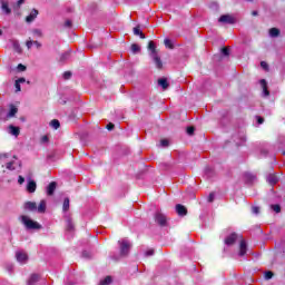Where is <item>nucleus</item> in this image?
Instances as JSON below:
<instances>
[{
	"instance_id": "f257e3e1",
	"label": "nucleus",
	"mask_w": 285,
	"mask_h": 285,
	"mask_svg": "<svg viewBox=\"0 0 285 285\" xmlns=\"http://www.w3.org/2000/svg\"><path fill=\"white\" fill-rule=\"evenodd\" d=\"M148 50L150 51V57L156 65V68L161 69L164 68V63L161 62V58H159V53L157 52V47L155 46L154 41H149Z\"/></svg>"
},
{
	"instance_id": "a211bd4d",
	"label": "nucleus",
	"mask_w": 285,
	"mask_h": 285,
	"mask_svg": "<svg viewBox=\"0 0 285 285\" xmlns=\"http://www.w3.org/2000/svg\"><path fill=\"white\" fill-rule=\"evenodd\" d=\"M9 132H10V135H13V137H19V134L21 131H20L19 127L10 125L9 126Z\"/></svg>"
},
{
	"instance_id": "f3484780",
	"label": "nucleus",
	"mask_w": 285,
	"mask_h": 285,
	"mask_svg": "<svg viewBox=\"0 0 285 285\" xmlns=\"http://www.w3.org/2000/svg\"><path fill=\"white\" fill-rule=\"evenodd\" d=\"M28 193H35L37 190V183L35 180H29L27 185Z\"/></svg>"
},
{
	"instance_id": "2eb2a0df",
	"label": "nucleus",
	"mask_w": 285,
	"mask_h": 285,
	"mask_svg": "<svg viewBox=\"0 0 285 285\" xmlns=\"http://www.w3.org/2000/svg\"><path fill=\"white\" fill-rule=\"evenodd\" d=\"M134 35L140 37V39H146V35H144L139 24L134 28Z\"/></svg>"
},
{
	"instance_id": "ddd939ff",
	"label": "nucleus",
	"mask_w": 285,
	"mask_h": 285,
	"mask_svg": "<svg viewBox=\"0 0 285 285\" xmlns=\"http://www.w3.org/2000/svg\"><path fill=\"white\" fill-rule=\"evenodd\" d=\"M55 190H57V183L51 181L49 186L47 187V195L52 196L55 195Z\"/></svg>"
},
{
	"instance_id": "39448f33",
	"label": "nucleus",
	"mask_w": 285,
	"mask_h": 285,
	"mask_svg": "<svg viewBox=\"0 0 285 285\" xmlns=\"http://www.w3.org/2000/svg\"><path fill=\"white\" fill-rule=\"evenodd\" d=\"M17 166H21V163L17 160V157L13 156V160H10L9 163L6 164V169L7 170H17Z\"/></svg>"
},
{
	"instance_id": "8fccbe9b",
	"label": "nucleus",
	"mask_w": 285,
	"mask_h": 285,
	"mask_svg": "<svg viewBox=\"0 0 285 285\" xmlns=\"http://www.w3.org/2000/svg\"><path fill=\"white\" fill-rule=\"evenodd\" d=\"M65 27H66V28H72V21L66 20Z\"/></svg>"
},
{
	"instance_id": "09e8293b",
	"label": "nucleus",
	"mask_w": 285,
	"mask_h": 285,
	"mask_svg": "<svg viewBox=\"0 0 285 285\" xmlns=\"http://www.w3.org/2000/svg\"><path fill=\"white\" fill-rule=\"evenodd\" d=\"M26 181V178H23V176H19L18 177V184L23 185V183Z\"/></svg>"
},
{
	"instance_id": "052dcab7",
	"label": "nucleus",
	"mask_w": 285,
	"mask_h": 285,
	"mask_svg": "<svg viewBox=\"0 0 285 285\" xmlns=\"http://www.w3.org/2000/svg\"><path fill=\"white\" fill-rule=\"evenodd\" d=\"M23 1H24V0H18V6L23 4Z\"/></svg>"
},
{
	"instance_id": "4d7b16f0",
	"label": "nucleus",
	"mask_w": 285,
	"mask_h": 285,
	"mask_svg": "<svg viewBox=\"0 0 285 285\" xmlns=\"http://www.w3.org/2000/svg\"><path fill=\"white\" fill-rule=\"evenodd\" d=\"M19 83H26V78H19L18 80H16Z\"/></svg>"
},
{
	"instance_id": "7ed1b4c3",
	"label": "nucleus",
	"mask_w": 285,
	"mask_h": 285,
	"mask_svg": "<svg viewBox=\"0 0 285 285\" xmlns=\"http://www.w3.org/2000/svg\"><path fill=\"white\" fill-rule=\"evenodd\" d=\"M21 224L27 228V230H39L41 229V225L35 220H32L28 216L20 217Z\"/></svg>"
},
{
	"instance_id": "f8f14e48",
	"label": "nucleus",
	"mask_w": 285,
	"mask_h": 285,
	"mask_svg": "<svg viewBox=\"0 0 285 285\" xmlns=\"http://www.w3.org/2000/svg\"><path fill=\"white\" fill-rule=\"evenodd\" d=\"M39 14V11L37 9H33L30 14L26 18L27 23H32L37 19Z\"/></svg>"
},
{
	"instance_id": "3c124183",
	"label": "nucleus",
	"mask_w": 285,
	"mask_h": 285,
	"mask_svg": "<svg viewBox=\"0 0 285 285\" xmlns=\"http://www.w3.org/2000/svg\"><path fill=\"white\" fill-rule=\"evenodd\" d=\"M107 130H115V124L109 122V124L107 125Z\"/></svg>"
},
{
	"instance_id": "4468645a",
	"label": "nucleus",
	"mask_w": 285,
	"mask_h": 285,
	"mask_svg": "<svg viewBox=\"0 0 285 285\" xmlns=\"http://www.w3.org/2000/svg\"><path fill=\"white\" fill-rule=\"evenodd\" d=\"M26 210H30L31 213H35L37 210V203L35 202H27L24 203Z\"/></svg>"
},
{
	"instance_id": "37998d69",
	"label": "nucleus",
	"mask_w": 285,
	"mask_h": 285,
	"mask_svg": "<svg viewBox=\"0 0 285 285\" xmlns=\"http://www.w3.org/2000/svg\"><path fill=\"white\" fill-rule=\"evenodd\" d=\"M17 68H18L19 72H26V66L19 63Z\"/></svg>"
},
{
	"instance_id": "864d4df0",
	"label": "nucleus",
	"mask_w": 285,
	"mask_h": 285,
	"mask_svg": "<svg viewBox=\"0 0 285 285\" xmlns=\"http://www.w3.org/2000/svg\"><path fill=\"white\" fill-rule=\"evenodd\" d=\"M205 173H206V175H208V177H210V174L213 173V168L207 167V168L205 169Z\"/></svg>"
},
{
	"instance_id": "338daca9",
	"label": "nucleus",
	"mask_w": 285,
	"mask_h": 285,
	"mask_svg": "<svg viewBox=\"0 0 285 285\" xmlns=\"http://www.w3.org/2000/svg\"><path fill=\"white\" fill-rule=\"evenodd\" d=\"M2 173H6V169H3Z\"/></svg>"
},
{
	"instance_id": "72a5a7b5",
	"label": "nucleus",
	"mask_w": 285,
	"mask_h": 285,
	"mask_svg": "<svg viewBox=\"0 0 285 285\" xmlns=\"http://www.w3.org/2000/svg\"><path fill=\"white\" fill-rule=\"evenodd\" d=\"M272 210H274V213H282V207L279 205H272Z\"/></svg>"
},
{
	"instance_id": "e433bc0d",
	"label": "nucleus",
	"mask_w": 285,
	"mask_h": 285,
	"mask_svg": "<svg viewBox=\"0 0 285 285\" xmlns=\"http://www.w3.org/2000/svg\"><path fill=\"white\" fill-rule=\"evenodd\" d=\"M207 202H209V204H213V202H215V194L214 193H210L208 198H207Z\"/></svg>"
},
{
	"instance_id": "9d476101",
	"label": "nucleus",
	"mask_w": 285,
	"mask_h": 285,
	"mask_svg": "<svg viewBox=\"0 0 285 285\" xmlns=\"http://www.w3.org/2000/svg\"><path fill=\"white\" fill-rule=\"evenodd\" d=\"M247 250H248V246L246 245V240L240 239L239 252H238L239 257H244Z\"/></svg>"
},
{
	"instance_id": "79ce46f5",
	"label": "nucleus",
	"mask_w": 285,
	"mask_h": 285,
	"mask_svg": "<svg viewBox=\"0 0 285 285\" xmlns=\"http://www.w3.org/2000/svg\"><path fill=\"white\" fill-rule=\"evenodd\" d=\"M252 213L254 215H259V207H257V206L252 207Z\"/></svg>"
},
{
	"instance_id": "20e7f679",
	"label": "nucleus",
	"mask_w": 285,
	"mask_h": 285,
	"mask_svg": "<svg viewBox=\"0 0 285 285\" xmlns=\"http://www.w3.org/2000/svg\"><path fill=\"white\" fill-rule=\"evenodd\" d=\"M218 21L219 23H229L233 26V23H236L237 20L232 14H223L219 17Z\"/></svg>"
},
{
	"instance_id": "6e6d98bb",
	"label": "nucleus",
	"mask_w": 285,
	"mask_h": 285,
	"mask_svg": "<svg viewBox=\"0 0 285 285\" xmlns=\"http://www.w3.org/2000/svg\"><path fill=\"white\" fill-rule=\"evenodd\" d=\"M33 46H36V48H41V42H39V41H33Z\"/></svg>"
},
{
	"instance_id": "cd10ccee",
	"label": "nucleus",
	"mask_w": 285,
	"mask_h": 285,
	"mask_svg": "<svg viewBox=\"0 0 285 285\" xmlns=\"http://www.w3.org/2000/svg\"><path fill=\"white\" fill-rule=\"evenodd\" d=\"M50 126L55 130H58V128L61 126V122H59V120H57V119H53V120L50 121Z\"/></svg>"
},
{
	"instance_id": "dca6fc26",
	"label": "nucleus",
	"mask_w": 285,
	"mask_h": 285,
	"mask_svg": "<svg viewBox=\"0 0 285 285\" xmlns=\"http://www.w3.org/2000/svg\"><path fill=\"white\" fill-rule=\"evenodd\" d=\"M158 86H161L163 90H168L170 85L168 83V79L160 78L158 79Z\"/></svg>"
},
{
	"instance_id": "e2e57ef3",
	"label": "nucleus",
	"mask_w": 285,
	"mask_h": 285,
	"mask_svg": "<svg viewBox=\"0 0 285 285\" xmlns=\"http://www.w3.org/2000/svg\"><path fill=\"white\" fill-rule=\"evenodd\" d=\"M112 259H116V261H117V259H119V257H115V256H112Z\"/></svg>"
},
{
	"instance_id": "f03ea898",
	"label": "nucleus",
	"mask_w": 285,
	"mask_h": 285,
	"mask_svg": "<svg viewBox=\"0 0 285 285\" xmlns=\"http://www.w3.org/2000/svg\"><path fill=\"white\" fill-rule=\"evenodd\" d=\"M120 255L119 257H128L130 253V248H132V243L128 240V238H122L121 240H118Z\"/></svg>"
},
{
	"instance_id": "c03bdc74",
	"label": "nucleus",
	"mask_w": 285,
	"mask_h": 285,
	"mask_svg": "<svg viewBox=\"0 0 285 285\" xmlns=\"http://www.w3.org/2000/svg\"><path fill=\"white\" fill-rule=\"evenodd\" d=\"M70 77H72V72H70V71H66L65 73H63V79H70Z\"/></svg>"
},
{
	"instance_id": "412c9836",
	"label": "nucleus",
	"mask_w": 285,
	"mask_h": 285,
	"mask_svg": "<svg viewBox=\"0 0 285 285\" xmlns=\"http://www.w3.org/2000/svg\"><path fill=\"white\" fill-rule=\"evenodd\" d=\"M261 86L263 88V94L265 97H268V95H271V92L268 91V86L266 83V81L263 79L261 80Z\"/></svg>"
},
{
	"instance_id": "6ab92c4d",
	"label": "nucleus",
	"mask_w": 285,
	"mask_h": 285,
	"mask_svg": "<svg viewBox=\"0 0 285 285\" xmlns=\"http://www.w3.org/2000/svg\"><path fill=\"white\" fill-rule=\"evenodd\" d=\"M267 181L268 184H271V186H275V184H277L279 179L277 178L276 175L269 174V176L267 177Z\"/></svg>"
},
{
	"instance_id": "5fc2aeb1",
	"label": "nucleus",
	"mask_w": 285,
	"mask_h": 285,
	"mask_svg": "<svg viewBox=\"0 0 285 285\" xmlns=\"http://www.w3.org/2000/svg\"><path fill=\"white\" fill-rule=\"evenodd\" d=\"M10 157V154H0V159H8Z\"/></svg>"
},
{
	"instance_id": "ea45409f",
	"label": "nucleus",
	"mask_w": 285,
	"mask_h": 285,
	"mask_svg": "<svg viewBox=\"0 0 285 285\" xmlns=\"http://www.w3.org/2000/svg\"><path fill=\"white\" fill-rule=\"evenodd\" d=\"M146 257H153L155 255V249H149L145 253Z\"/></svg>"
},
{
	"instance_id": "c9c22d12",
	"label": "nucleus",
	"mask_w": 285,
	"mask_h": 285,
	"mask_svg": "<svg viewBox=\"0 0 285 285\" xmlns=\"http://www.w3.org/2000/svg\"><path fill=\"white\" fill-rule=\"evenodd\" d=\"M160 146H163V148H168V146H169L168 139L160 140Z\"/></svg>"
},
{
	"instance_id": "4be33fe9",
	"label": "nucleus",
	"mask_w": 285,
	"mask_h": 285,
	"mask_svg": "<svg viewBox=\"0 0 285 285\" xmlns=\"http://www.w3.org/2000/svg\"><path fill=\"white\" fill-rule=\"evenodd\" d=\"M63 213H68L70 210V198H65L63 205H62Z\"/></svg>"
},
{
	"instance_id": "4c0bfd02",
	"label": "nucleus",
	"mask_w": 285,
	"mask_h": 285,
	"mask_svg": "<svg viewBox=\"0 0 285 285\" xmlns=\"http://www.w3.org/2000/svg\"><path fill=\"white\" fill-rule=\"evenodd\" d=\"M187 135H195V127H187Z\"/></svg>"
},
{
	"instance_id": "0e129e2a",
	"label": "nucleus",
	"mask_w": 285,
	"mask_h": 285,
	"mask_svg": "<svg viewBox=\"0 0 285 285\" xmlns=\"http://www.w3.org/2000/svg\"><path fill=\"white\" fill-rule=\"evenodd\" d=\"M1 35H3V31H2V30H0V37H1Z\"/></svg>"
},
{
	"instance_id": "a19ab883",
	"label": "nucleus",
	"mask_w": 285,
	"mask_h": 285,
	"mask_svg": "<svg viewBox=\"0 0 285 285\" xmlns=\"http://www.w3.org/2000/svg\"><path fill=\"white\" fill-rule=\"evenodd\" d=\"M26 46H27L28 50H30V48H32V46H35V41L28 40V41L26 42Z\"/></svg>"
},
{
	"instance_id": "aec40b11",
	"label": "nucleus",
	"mask_w": 285,
	"mask_h": 285,
	"mask_svg": "<svg viewBox=\"0 0 285 285\" xmlns=\"http://www.w3.org/2000/svg\"><path fill=\"white\" fill-rule=\"evenodd\" d=\"M17 112H19V109L11 105L10 111L7 114V119H12Z\"/></svg>"
},
{
	"instance_id": "6e6552de",
	"label": "nucleus",
	"mask_w": 285,
	"mask_h": 285,
	"mask_svg": "<svg viewBox=\"0 0 285 285\" xmlns=\"http://www.w3.org/2000/svg\"><path fill=\"white\" fill-rule=\"evenodd\" d=\"M239 236L237 235V234H235V233H233V234H230L229 236H227L226 238H225V244H226V246H233V244H235V242H237V238H238Z\"/></svg>"
},
{
	"instance_id": "bb28decb",
	"label": "nucleus",
	"mask_w": 285,
	"mask_h": 285,
	"mask_svg": "<svg viewBox=\"0 0 285 285\" xmlns=\"http://www.w3.org/2000/svg\"><path fill=\"white\" fill-rule=\"evenodd\" d=\"M131 52L134 55H137V52H141V47H139V45H137V43H132L131 45Z\"/></svg>"
},
{
	"instance_id": "9b49d317",
	"label": "nucleus",
	"mask_w": 285,
	"mask_h": 285,
	"mask_svg": "<svg viewBox=\"0 0 285 285\" xmlns=\"http://www.w3.org/2000/svg\"><path fill=\"white\" fill-rule=\"evenodd\" d=\"M16 258H17V262H19L20 264H26V262H28V254L23 252H17Z\"/></svg>"
},
{
	"instance_id": "603ef678",
	"label": "nucleus",
	"mask_w": 285,
	"mask_h": 285,
	"mask_svg": "<svg viewBox=\"0 0 285 285\" xmlns=\"http://www.w3.org/2000/svg\"><path fill=\"white\" fill-rule=\"evenodd\" d=\"M48 141H49L48 136H42L41 137V144H48Z\"/></svg>"
},
{
	"instance_id": "5701e85b",
	"label": "nucleus",
	"mask_w": 285,
	"mask_h": 285,
	"mask_svg": "<svg viewBox=\"0 0 285 285\" xmlns=\"http://www.w3.org/2000/svg\"><path fill=\"white\" fill-rule=\"evenodd\" d=\"M36 210L40 214L46 213V200H41Z\"/></svg>"
},
{
	"instance_id": "423d86ee",
	"label": "nucleus",
	"mask_w": 285,
	"mask_h": 285,
	"mask_svg": "<svg viewBox=\"0 0 285 285\" xmlns=\"http://www.w3.org/2000/svg\"><path fill=\"white\" fill-rule=\"evenodd\" d=\"M155 220L159 224V226H166V224H167L166 215H164L160 212L156 213Z\"/></svg>"
},
{
	"instance_id": "69168bd1",
	"label": "nucleus",
	"mask_w": 285,
	"mask_h": 285,
	"mask_svg": "<svg viewBox=\"0 0 285 285\" xmlns=\"http://www.w3.org/2000/svg\"><path fill=\"white\" fill-rule=\"evenodd\" d=\"M243 141H246V137H243Z\"/></svg>"
},
{
	"instance_id": "2f4dec72",
	"label": "nucleus",
	"mask_w": 285,
	"mask_h": 285,
	"mask_svg": "<svg viewBox=\"0 0 285 285\" xmlns=\"http://www.w3.org/2000/svg\"><path fill=\"white\" fill-rule=\"evenodd\" d=\"M112 283V277L107 276L99 285H110Z\"/></svg>"
},
{
	"instance_id": "49530a36",
	"label": "nucleus",
	"mask_w": 285,
	"mask_h": 285,
	"mask_svg": "<svg viewBox=\"0 0 285 285\" xmlns=\"http://www.w3.org/2000/svg\"><path fill=\"white\" fill-rule=\"evenodd\" d=\"M261 67L263 68V70H268V63H266V61H262Z\"/></svg>"
},
{
	"instance_id": "a18cd8bd",
	"label": "nucleus",
	"mask_w": 285,
	"mask_h": 285,
	"mask_svg": "<svg viewBox=\"0 0 285 285\" xmlns=\"http://www.w3.org/2000/svg\"><path fill=\"white\" fill-rule=\"evenodd\" d=\"M265 279H273V272H266Z\"/></svg>"
},
{
	"instance_id": "13d9d810",
	"label": "nucleus",
	"mask_w": 285,
	"mask_h": 285,
	"mask_svg": "<svg viewBox=\"0 0 285 285\" xmlns=\"http://www.w3.org/2000/svg\"><path fill=\"white\" fill-rule=\"evenodd\" d=\"M257 124H264V118L257 117Z\"/></svg>"
},
{
	"instance_id": "de8ad7c7",
	"label": "nucleus",
	"mask_w": 285,
	"mask_h": 285,
	"mask_svg": "<svg viewBox=\"0 0 285 285\" xmlns=\"http://www.w3.org/2000/svg\"><path fill=\"white\" fill-rule=\"evenodd\" d=\"M16 92H21V83L16 80Z\"/></svg>"
},
{
	"instance_id": "7c9ffc66",
	"label": "nucleus",
	"mask_w": 285,
	"mask_h": 285,
	"mask_svg": "<svg viewBox=\"0 0 285 285\" xmlns=\"http://www.w3.org/2000/svg\"><path fill=\"white\" fill-rule=\"evenodd\" d=\"M70 59V50L60 56V61H68Z\"/></svg>"
},
{
	"instance_id": "bf43d9fd",
	"label": "nucleus",
	"mask_w": 285,
	"mask_h": 285,
	"mask_svg": "<svg viewBox=\"0 0 285 285\" xmlns=\"http://www.w3.org/2000/svg\"><path fill=\"white\" fill-rule=\"evenodd\" d=\"M82 257H90V254H88V252H82Z\"/></svg>"
},
{
	"instance_id": "1a4fd4ad",
	"label": "nucleus",
	"mask_w": 285,
	"mask_h": 285,
	"mask_svg": "<svg viewBox=\"0 0 285 285\" xmlns=\"http://www.w3.org/2000/svg\"><path fill=\"white\" fill-rule=\"evenodd\" d=\"M176 213L180 217H186V215H188V209H186V207L184 205L178 204V205H176Z\"/></svg>"
},
{
	"instance_id": "58836bf2",
	"label": "nucleus",
	"mask_w": 285,
	"mask_h": 285,
	"mask_svg": "<svg viewBox=\"0 0 285 285\" xmlns=\"http://www.w3.org/2000/svg\"><path fill=\"white\" fill-rule=\"evenodd\" d=\"M222 55H224L225 57H228V55H230V51L228 50V48H223L222 49Z\"/></svg>"
},
{
	"instance_id": "473e14b6",
	"label": "nucleus",
	"mask_w": 285,
	"mask_h": 285,
	"mask_svg": "<svg viewBox=\"0 0 285 285\" xmlns=\"http://www.w3.org/2000/svg\"><path fill=\"white\" fill-rule=\"evenodd\" d=\"M246 181H255V176L253 174H245Z\"/></svg>"
},
{
	"instance_id": "f704fd0d",
	"label": "nucleus",
	"mask_w": 285,
	"mask_h": 285,
	"mask_svg": "<svg viewBox=\"0 0 285 285\" xmlns=\"http://www.w3.org/2000/svg\"><path fill=\"white\" fill-rule=\"evenodd\" d=\"M32 33L35 35V37H43V33L39 29H33Z\"/></svg>"
},
{
	"instance_id": "393cba45",
	"label": "nucleus",
	"mask_w": 285,
	"mask_h": 285,
	"mask_svg": "<svg viewBox=\"0 0 285 285\" xmlns=\"http://www.w3.org/2000/svg\"><path fill=\"white\" fill-rule=\"evenodd\" d=\"M67 230H69V233L75 230V224H72V218L70 217L67 218Z\"/></svg>"
},
{
	"instance_id": "680f3d73",
	"label": "nucleus",
	"mask_w": 285,
	"mask_h": 285,
	"mask_svg": "<svg viewBox=\"0 0 285 285\" xmlns=\"http://www.w3.org/2000/svg\"><path fill=\"white\" fill-rule=\"evenodd\" d=\"M253 17H257V11L252 12Z\"/></svg>"
},
{
	"instance_id": "c85d7f7f",
	"label": "nucleus",
	"mask_w": 285,
	"mask_h": 285,
	"mask_svg": "<svg viewBox=\"0 0 285 285\" xmlns=\"http://www.w3.org/2000/svg\"><path fill=\"white\" fill-rule=\"evenodd\" d=\"M11 43H12L16 52H21V46L19 45V42L17 40H12Z\"/></svg>"
},
{
	"instance_id": "c756f323",
	"label": "nucleus",
	"mask_w": 285,
	"mask_h": 285,
	"mask_svg": "<svg viewBox=\"0 0 285 285\" xmlns=\"http://www.w3.org/2000/svg\"><path fill=\"white\" fill-rule=\"evenodd\" d=\"M269 36H271V37H279V29H277V28H272V29L269 30Z\"/></svg>"
},
{
	"instance_id": "a878e982",
	"label": "nucleus",
	"mask_w": 285,
	"mask_h": 285,
	"mask_svg": "<svg viewBox=\"0 0 285 285\" xmlns=\"http://www.w3.org/2000/svg\"><path fill=\"white\" fill-rule=\"evenodd\" d=\"M164 45L166 48H169V50H173V48H175V46L173 45V40L168 38L164 40Z\"/></svg>"
},
{
	"instance_id": "b1692460",
	"label": "nucleus",
	"mask_w": 285,
	"mask_h": 285,
	"mask_svg": "<svg viewBox=\"0 0 285 285\" xmlns=\"http://www.w3.org/2000/svg\"><path fill=\"white\" fill-rule=\"evenodd\" d=\"M37 282H39V275L32 274L28 281V285H35Z\"/></svg>"
},
{
	"instance_id": "0eeeda50",
	"label": "nucleus",
	"mask_w": 285,
	"mask_h": 285,
	"mask_svg": "<svg viewBox=\"0 0 285 285\" xmlns=\"http://www.w3.org/2000/svg\"><path fill=\"white\" fill-rule=\"evenodd\" d=\"M0 6L2 12H4L6 14L12 13V9H10V3L8 2V0H0Z\"/></svg>"
}]
</instances>
